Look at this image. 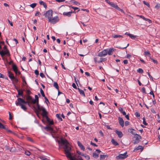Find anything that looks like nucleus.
<instances>
[{
	"label": "nucleus",
	"instance_id": "nucleus-30",
	"mask_svg": "<svg viewBox=\"0 0 160 160\" xmlns=\"http://www.w3.org/2000/svg\"><path fill=\"white\" fill-rule=\"evenodd\" d=\"M70 2H71L75 4L76 5H80V3L78 2L77 1H76L74 0H71Z\"/></svg>",
	"mask_w": 160,
	"mask_h": 160
},
{
	"label": "nucleus",
	"instance_id": "nucleus-1",
	"mask_svg": "<svg viewBox=\"0 0 160 160\" xmlns=\"http://www.w3.org/2000/svg\"><path fill=\"white\" fill-rule=\"evenodd\" d=\"M56 142L58 144V150L63 149L66 157L69 158L70 160H83L81 156L73 155V153L71 152V146L67 140L61 138L59 140L57 139Z\"/></svg>",
	"mask_w": 160,
	"mask_h": 160
},
{
	"label": "nucleus",
	"instance_id": "nucleus-20",
	"mask_svg": "<svg viewBox=\"0 0 160 160\" xmlns=\"http://www.w3.org/2000/svg\"><path fill=\"white\" fill-rule=\"evenodd\" d=\"M72 12H64L63 13V15L64 16H67L68 17H70L71 16Z\"/></svg>",
	"mask_w": 160,
	"mask_h": 160
},
{
	"label": "nucleus",
	"instance_id": "nucleus-11",
	"mask_svg": "<svg viewBox=\"0 0 160 160\" xmlns=\"http://www.w3.org/2000/svg\"><path fill=\"white\" fill-rule=\"evenodd\" d=\"M108 51L106 49H105L103 51L99 52L98 54V56L99 57H102L105 56L107 55Z\"/></svg>",
	"mask_w": 160,
	"mask_h": 160
},
{
	"label": "nucleus",
	"instance_id": "nucleus-44",
	"mask_svg": "<svg viewBox=\"0 0 160 160\" xmlns=\"http://www.w3.org/2000/svg\"><path fill=\"white\" fill-rule=\"evenodd\" d=\"M150 59L154 63L156 64L158 63V61L157 60H155L152 58L151 57L150 58Z\"/></svg>",
	"mask_w": 160,
	"mask_h": 160
},
{
	"label": "nucleus",
	"instance_id": "nucleus-9",
	"mask_svg": "<svg viewBox=\"0 0 160 160\" xmlns=\"http://www.w3.org/2000/svg\"><path fill=\"white\" fill-rule=\"evenodd\" d=\"M26 100L28 102H30L31 104H34L33 102V98L30 95L26 96Z\"/></svg>",
	"mask_w": 160,
	"mask_h": 160
},
{
	"label": "nucleus",
	"instance_id": "nucleus-64",
	"mask_svg": "<svg viewBox=\"0 0 160 160\" xmlns=\"http://www.w3.org/2000/svg\"><path fill=\"white\" fill-rule=\"evenodd\" d=\"M160 7V4H157V5L155 6V8L157 9L159 8Z\"/></svg>",
	"mask_w": 160,
	"mask_h": 160
},
{
	"label": "nucleus",
	"instance_id": "nucleus-51",
	"mask_svg": "<svg viewBox=\"0 0 160 160\" xmlns=\"http://www.w3.org/2000/svg\"><path fill=\"white\" fill-rule=\"evenodd\" d=\"M142 92L143 93H144V94H146L147 93L146 92L145 90V88L144 87H142Z\"/></svg>",
	"mask_w": 160,
	"mask_h": 160
},
{
	"label": "nucleus",
	"instance_id": "nucleus-56",
	"mask_svg": "<svg viewBox=\"0 0 160 160\" xmlns=\"http://www.w3.org/2000/svg\"><path fill=\"white\" fill-rule=\"evenodd\" d=\"M5 128L6 129H4L6 130L7 132L11 133H12V131H11V130L8 129V128H7L5 127Z\"/></svg>",
	"mask_w": 160,
	"mask_h": 160
},
{
	"label": "nucleus",
	"instance_id": "nucleus-18",
	"mask_svg": "<svg viewBox=\"0 0 160 160\" xmlns=\"http://www.w3.org/2000/svg\"><path fill=\"white\" fill-rule=\"evenodd\" d=\"M18 94L17 96V97H18L19 96H21L22 97H23V90L22 89L18 90Z\"/></svg>",
	"mask_w": 160,
	"mask_h": 160
},
{
	"label": "nucleus",
	"instance_id": "nucleus-39",
	"mask_svg": "<svg viewBox=\"0 0 160 160\" xmlns=\"http://www.w3.org/2000/svg\"><path fill=\"white\" fill-rule=\"evenodd\" d=\"M143 3L145 5L147 6L148 7V8L150 7V5L148 2H146V1H143Z\"/></svg>",
	"mask_w": 160,
	"mask_h": 160
},
{
	"label": "nucleus",
	"instance_id": "nucleus-26",
	"mask_svg": "<svg viewBox=\"0 0 160 160\" xmlns=\"http://www.w3.org/2000/svg\"><path fill=\"white\" fill-rule=\"evenodd\" d=\"M112 37L114 38H123V36L120 35H115L113 34L112 35Z\"/></svg>",
	"mask_w": 160,
	"mask_h": 160
},
{
	"label": "nucleus",
	"instance_id": "nucleus-4",
	"mask_svg": "<svg viewBox=\"0 0 160 160\" xmlns=\"http://www.w3.org/2000/svg\"><path fill=\"white\" fill-rule=\"evenodd\" d=\"M37 104V108L35 107V106H33V108H34V110H35V112L37 115L38 117L39 118V111H41V109L42 108V107H40V105L39 104L38 102H36Z\"/></svg>",
	"mask_w": 160,
	"mask_h": 160
},
{
	"label": "nucleus",
	"instance_id": "nucleus-27",
	"mask_svg": "<svg viewBox=\"0 0 160 160\" xmlns=\"http://www.w3.org/2000/svg\"><path fill=\"white\" fill-rule=\"evenodd\" d=\"M114 51V49L113 48H110L109 49L108 53L109 55H111L112 54L113 51Z\"/></svg>",
	"mask_w": 160,
	"mask_h": 160
},
{
	"label": "nucleus",
	"instance_id": "nucleus-10",
	"mask_svg": "<svg viewBox=\"0 0 160 160\" xmlns=\"http://www.w3.org/2000/svg\"><path fill=\"white\" fill-rule=\"evenodd\" d=\"M15 104L17 106H20L21 107V108L23 109L25 111H26V110L27 109V108L23 104H22V103H19L17 101L16 102Z\"/></svg>",
	"mask_w": 160,
	"mask_h": 160
},
{
	"label": "nucleus",
	"instance_id": "nucleus-36",
	"mask_svg": "<svg viewBox=\"0 0 160 160\" xmlns=\"http://www.w3.org/2000/svg\"><path fill=\"white\" fill-rule=\"evenodd\" d=\"M56 117L58 119L60 120L61 121H62V119L60 116V114H57L56 115Z\"/></svg>",
	"mask_w": 160,
	"mask_h": 160
},
{
	"label": "nucleus",
	"instance_id": "nucleus-42",
	"mask_svg": "<svg viewBox=\"0 0 160 160\" xmlns=\"http://www.w3.org/2000/svg\"><path fill=\"white\" fill-rule=\"evenodd\" d=\"M137 71L138 72L141 73H142L143 72V70L142 69L140 68L138 69Z\"/></svg>",
	"mask_w": 160,
	"mask_h": 160
},
{
	"label": "nucleus",
	"instance_id": "nucleus-32",
	"mask_svg": "<svg viewBox=\"0 0 160 160\" xmlns=\"http://www.w3.org/2000/svg\"><path fill=\"white\" fill-rule=\"evenodd\" d=\"M106 60H107L106 58H100V60L98 61V62L99 63L102 62L106 61Z\"/></svg>",
	"mask_w": 160,
	"mask_h": 160
},
{
	"label": "nucleus",
	"instance_id": "nucleus-14",
	"mask_svg": "<svg viewBox=\"0 0 160 160\" xmlns=\"http://www.w3.org/2000/svg\"><path fill=\"white\" fill-rule=\"evenodd\" d=\"M8 77L11 79V80L13 81L14 79V76L13 74L12 73V72H11L9 70L8 71Z\"/></svg>",
	"mask_w": 160,
	"mask_h": 160
},
{
	"label": "nucleus",
	"instance_id": "nucleus-53",
	"mask_svg": "<svg viewBox=\"0 0 160 160\" xmlns=\"http://www.w3.org/2000/svg\"><path fill=\"white\" fill-rule=\"evenodd\" d=\"M10 151L11 152H15V148H10Z\"/></svg>",
	"mask_w": 160,
	"mask_h": 160
},
{
	"label": "nucleus",
	"instance_id": "nucleus-24",
	"mask_svg": "<svg viewBox=\"0 0 160 160\" xmlns=\"http://www.w3.org/2000/svg\"><path fill=\"white\" fill-rule=\"evenodd\" d=\"M111 142H112V143L115 146H118L119 145V143L114 139H112Z\"/></svg>",
	"mask_w": 160,
	"mask_h": 160
},
{
	"label": "nucleus",
	"instance_id": "nucleus-5",
	"mask_svg": "<svg viewBox=\"0 0 160 160\" xmlns=\"http://www.w3.org/2000/svg\"><path fill=\"white\" fill-rule=\"evenodd\" d=\"M43 15L49 20L52 16V9H49L45 13H44Z\"/></svg>",
	"mask_w": 160,
	"mask_h": 160
},
{
	"label": "nucleus",
	"instance_id": "nucleus-35",
	"mask_svg": "<svg viewBox=\"0 0 160 160\" xmlns=\"http://www.w3.org/2000/svg\"><path fill=\"white\" fill-rule=\"evenodd\" d=\"M108 156L106 155H100V159H103L105 158L106 157H107Z\"/></svg>",
	"mask_w": 160,
	"mask_h": 160
},
{
	"label": "nucleus",
	"instance_id": "nucleus-21",
	"mask_svg": "<svg viewBox=\"0 0 160 160\" xmlns=\"http://www.w3.org/2000/svg\"><path fill=\"white\" fill-rule=\"evenodd\" d=\"M77 143L78 146L79 147L80 149L83 151H84L85 149L84 147L82 145V144L79 141H78L77 142Z\"/></svg>",
	"mask_w": 160,
	"mask_h": 160
},
{
	"label": "nucleus",
	"instance_id": "nucleus-3",
	"mask_svg": "<svg viewBox=\"0 0 160 160\" xmlns=\"http://www.w3.org/2000/svg\"><path fill=\"white\" fill-rule=\"evenodd\" d=\"M59 20V19L58 16L54 17H52L50 18H49V20H48L49 22L53 24L58 22Z\"/></svg>",
	"mask_w": 160,
	"mask_h": 160
},
{
	"label": "nucleus",
	"instance_id": "nucleus-63",
	"mask_svg": "<svg viewBox=\"0 0 160 160\" xmlns=\"http://www.w3.org/2000/svg\"><path fill=\"white\" fill-rule=\"evenodd\" d=\"M118 110L121 112V113H122L123 111V108L121 107L118 108Z\"/></svg>",
	"mask_w": 160,
	"mask_h": 160
},
{
	"label": "nucleus",
	"instance_id": "nucleus-23",
	"mask_svg": "<svg viewBox=\"0 0 160 160\" xmlns=\"http://www.w3.org/2000/svg\"><path fill=\"white\" fill-rule=\"evenodd\" d=\"M78 91H79L80 94L81 95L83 96L84 97H85V95L84 92V91L83 90H81L79 88H78Z\"/></svg>",
	"mask_w": 160,
	"mask_h": 160
},
{
	"label": "nucleus",
	"instance_id": "nucleus-55",
	"mask_svg": "<svg viewBox=\"0 0 160 160\" xmlns=\"http://www.w3.org/2000/svg\"><path fill=\"white\" fill-rule=\"evenodd\" d=\"M72 86L73 88L76 89H78V88L74 83H73L72 85Z\"/></svg>",
	"mask_w": 160,
	"mask_h": 160
},
{
	"label": "nucleus",
	"instance_id": "nucleus-46",
	"mask_svg": "<svg viewBox=\"0 0 160 160\" xmlns=\"http://www.w3.org/2000/svg\"><path fill=\"white\" fill-rule=\"evenodd\" d=\"M112 7H113V8H115L116 9H117V8L118 7V6L117 4H116L114 3L113 4H112Z\"/></svg>",
	"mask_w": 160,
	"mask_h": 160
},
{
	"label": "nucleus",
	"instance_id": "nucleus-57",
	"mask_svg": "<svg viewBox=\"0 0 160 160\" xmlns=\"http://www.w3.org/2000/svg\"><path fill=\"white\" fill-rule=\"evenodd\" d=\"M137 16H138V17H140V18H142L143 20H145V19H146V18H145V17H144L142 15H137Z\"/></svg>",
	"mask_w": 160,
	"mask_h": 160
},
{
	"label": "nucleus",
	"instance_id": "nucleus-59",
	"mask_svg": "<svg viewBox=\"0 0 160 160\" xmlns=\"http://www.w3.org/2000/svg\"><path fill=\"white\" fill-rule=\"evenodd\" d=\"M147 73L148 74V75L149 78H150L152 80V81H153V78L152 77L150 73L148 72H147Z\"/></svg>",
	"mask_w": 160,
	"mask_h": 160
},
{
	"label": "nucleus",
	"instance_id": "nucleus-15",
	"mask_svg": "<svg viewBox=\"0 0 160 160\" xmlns=\"http://www.w3.org/2000/svg\"><path fill=\"white\" fill-rule=\"evenodd\" d=\"M128 132L131 133V134H132V135H134L136 136L137 135H138V134H137L135 130L134 129H133L132 128L128 129Z\"/></svg>",
	"mask_w": 160,
	"mask_h": 160
},
{
	"label": "nucleus",
	"instance_id": "nucleus-48",
	"mask_svg": "<svg viewBox=\"0 0 160 160\" xmlns=\"http://www.w3.org/2000/svg\"><path fill=\"white\" fill-rule=\"evenodd\" d=\"M40 158L41 159H42V160H50L49 159H48L47 158H46L44 157H43V156H41V157H40Z\"/></svg>",
	"mask_w": 160,
	"mask_h": 160
},
{
	"label": "nucleus",
	"instance_id": "nucleus-8",
	"mask_svg": "<svg viewBox=\"0 0 160 160\" xmlns=\"http://www.w3.org/2000/svg\"><path fill=\"white\" fill-rule=\"evenodd\" d=\"M44 129L47 131H50L52 133H55V131L53 128L51 127L50 126L47 125L44 127Z\"/></svg>",
	"mask_w": 160,
	"mask_h": 160
},
{
	"label": "nucleus",
	"instance_id": "nucleus-19",
	"mask_svg": "<svg viewBox=\"0 0 160 160\" xmlns=\"http://www.w3.org/2000/svg\"><path fill=\"white\" fill-rule=\"evenodd\" d=\"M115 132L118 135L119 138H121L122 137L123 134L121 131H119L117 129L116 130Z\"/></svg>",
	"mask_w": 160,
	"mask_h": 160
},
{
	"label": "nucleus",
	"instance_id": "nucleus-60",
	"mask_svg": "<svg viewBox=\"0 0 160 160\" xmlns=\"http://www.w3.org/2000/svg\"><path fill=\"white\" fill-rule=\"evenodd\" d=\"M26 92L28 94V95H29L31 93V92L30 91L29 89H27L26 90Z\"/></svg>",
	"mask_w": 160,
	"mask_h": 160
},
{
	"label": "nucleus",
	"instance_id": "nucleus-12",
	"mask_svg": "<svg viewBox=\"0 0 160 160\" xmlns=\"http://www.w3.org/2000/svg\"><path fill=\"white\" fill-rule=\"evenodd\" d=\"M18 102L22 104H27V103H28V101H25L24 99L22 98H18L17 99Z\"/></svg>",
	"mask_w": 160,
	"mask_h": 160
},
{
	"label": "nucleus",
	"instance_id": "nucleus-43",
	"mask_svg": "<svg viewBox=\"0 0 160 160\" xmlns=\"http://www.w3.org/2000/svg\"><path fill=\"white\" fill-rule=\"evenodd\" d=\"M36 3H33L30 5V6L32 8H34L36 6Z\"/></svg>",
	"mask_w": 160,
	"mask_h": 160
},
{
	"label": "nucleus",
	"instance_id": "nucleus-47",
	"mask_svg": "<svg viewBox=\"0 0 160 160\" xmlns=\"http://www.w3.org/2000/svg\"><path fill=\"white\" fill-rule=\"evenodd\" d=\"M135 115L137 117H140V114L138 112H136L135 113Z\"/></svg>",
	"mask_w": 160,
	"mask_h": 160
},
{
	"label": "nucleus",
	"instance_id": "nucleus-33",
	"mask_svg": "<svg viewBox=\"0 0 160 160\" xmlns=\"http://www.w3.org/2000/svg\"><path fill=\"white\" fill-rule=\"evenodd\" d=\"M93 157L95 158H98L99 157L98 154H97L96 152H93L92 153Z\"/></svg>",
	"mask_w": 160,
	"mask_h": 160
},
{
	"label": "nucleus",
	"instance_id": "nucleus-29",
	"mask_svg": "<svg viewBox=\"0 0 160 160\" xmlns=\"http://www.w3.org/2000/svg\"><path fill=\"white\" fill-rule=\"evenodd\" d=\"M53 86L58 90V89H59V87L58 84L57 82H54Z\"/></svg>",
	"mask_w": 160,
	"mask_h": 160
},
{
	"label": "nucleus",
	"instance_id": "nucleus-34",
	"mask_svg": "<svg viewBox=\"0 0 160 160\" xmlns=\"http://www.w3.org/2000/svg\"><path fill=\"white\" fill-rule=\"evenodd\" d=\"M143 149V148L142 147V146H138L136 149H135L134 150H141V151H142Z\"/></svg>",
	"mask_w": 160,
	"mask_h": 160
},
{
	"label": "nucleus",
	"instance_id": "nucleus-37",
	"mask_svg": "<svg viewBox=\"0 0 160 160\" xmlns=\"http://www.w3.org/2000/svg\"><path fill=\"white\" fill-rule=\"evenodd\" d=\"M40 92H41V93L42 95V96L43 97H46L45 96V95L44 94V91H43V90H42V88H40Z\"/></svg>",
	"mask_w": 160,
	"mask_h": 160
},
{
	"label": "nucleus",
	"instance_id": "nucleus-50",
	"mask_svg": "<svg viewBox=\"0 0 160 160\" xmlns=\"http://www.w3.org/2000/svg\"><path fill=\"white\" fill-rule=\"evenodd\" d=\"M72 8L74 9V11H75L76 10L78 9V11H77V12H78L80 10V9L78 7H72Z\"/></svg>",
	"mask_w": 160,
	"mask_h": 160
},
{
	"label": "nucleus",
	"instance_id": "nucleus-61",
	"mask_svg": "<svg viewBox=\"0 0 160 160\" xmlns=\"http://www.w3.org/2000/svg\"><path fill=\"white\" fill-rule=\"evenodd\" d=\"M77 153H78L79 155H81L82 156L84 155V154L83 153H82L80 151H77Z\"/></svg>",
	"mask_w": 160,
	"mask_h": 160
},
{
	"label": "nucleus",
	"instance_id": "nucleus-7",
	"mask_svg": "<svg viewBox=\"0 0 160 160\" xmlns=\"http://www.w3.org/2000/svg\"><path fill=\"white\" fill-rule=\"evenodd\" d=\"M42 111V113H41V115L43 118H46L48 117L47 115L48 114V112L46 111L45 108L43 107H42V108L41 109V111Z\"/></svg>",
	"mask_w": 160,
	"mask_h": 160
},
{
	"label": "nucleus",
	"instance_id": "nucleus-28",
	"mask_svg": "<svg viewBox=\"0 0 160 160\" xmlns=\"http://www.w3.org/2000/svg\"><path fill=\"white\" fill-rule=\"evenodd\" d=\"M21 78H22V82L24 83V84H23V86H25L27 84V83L25 80V78L24 76H22V75L21 76Z\"/></svg>",
	"mask_w": 160,
	"mask_h": 160
},
{
	"label": "nucleus",
	"instance_id": "nucleus-62",
	"mask_svg": "<svg viewBox=\"0 0 160 160\" xmlns=\"http://www.w3.org/2000/svg\"><path fill=\"white\" fill-rule=\"evenodd\" d=\"M119 11L122 12L124 13V11L122 9L118 7L117 9Z\"/></svg>",
	"mask_w": 160,
	"mask_h": 160
},
{
	"label": "nucleus",
	"instance_id": "nucleus-38",
	"mask_svg": "<svg viewBox=\"0 0 160 160\" xmlns=\"http://www.w3.org/2000/svg\"><path fill=\"white\" fill-rule=\"evenodd\" d=\"M0 129H6L5 126L1 122H0Z\"/></svg>",
	"mask_w": 160,
	"mask_h": 160
},
{
	"label": "nucleus",
	"instance_id": "nucleus-41",
	"mask_svg": "<svg viewBox=\"0 0 160 160\" xmlns=\"http://www.w3.org/2000/svg\"><path fill=\"white\" fill-rule=\"evenodd\" d=\"M129 37L132 39H134L136 38V36L133 35V34H130L129 35Z\"/></svg>",
	"mask_w": 160,
	"mask_h": 160
},
{
	"label": "nucleus",
	"instance_id": "nucleus-2",
	"mask_svg": "<svg viewBox=\"0 0 160 160\" xmlns=\"http://www.w3.org/2000/svg\"><path fill=\"white\" fill-rule=\"evenodd\" d=\"M3 49L4 50H2V51H0V54L1 57H3L5 55H6L8 57L10 56V54L9 51L7 49V46L6 45L4 46Z\"/></svg>",
	"mask_w": 160,
	"mask_h": 160
},
{
	"label": "nucleus",
	"instance_id": "nucleus-6",
	"mask_svg": "<svg viewBox=\"0 0 160 160\" xmlns=\"http://www.w3.org/2000/svg\"><path fill=\"white\" fill-rule=\"evenodd\" d=\"M128 155L127 154V152H126L123 154H120L119 155L116 157L117 159H124L128 157Z\"/></svg>",
	"mask_w": 160,
	"mask_h": 160
},
{
	"label": "nucleus",
	"instance_id": "nucleus-45",
	"mask_svg": "<svg viewBox=\"0 0 160 160\" xmlns=\"http://www.w3.org/2000/svg\"><path fill=\"white\" fill-rule=\"evenodd\" d=\"M25 154L29 156L31 154V152L28 151H26L25 152Z\"/></svg>",
	"mask_w": 160,
	"mask_h": 160
},
{
	"label": "nucleus",
	"instance_id": "nucleus-40",
	"mask_svg": "<svg viewBox=\"0 0 160 160\" xmlns=\"http://www.w3.org/2000/svg\"><path fill=\"white\" fill-rule=\"evenodd\" d=\"M143 123L145 125H148V123L146 122L145 121V117H143Z\"/></svg>",
	"mask_w": 160,
	"mask_h": 160
},
{
	"label": "nucleus",
	"instance_id": "nucleus-22",
	"mask_svg": "<svg viewBox=\"0 0 160 160\" xmlns=\"http://www.w3.org/2000/svg\"><path fill=\"white\" fill-rule=\"evenodd\" d=\"M12 68L14 72H16V70H18V67L17 65L14 64H12Z\"/></svg>",
	"mask_w": 160,
	"mask_h": 160
},
{
	"label": "nucleus",
	"instance_id": "nucleus-31",
	"mask_svg": "<svg viewBox=\"0 0 160 160\" xmlns=\"http://www.w3.org/2000/svg\"><path fill=\"white\" fill-rule=\"evenodd\" d=\"M144 55H145L147 56H148L150 58L151 57V54L148 51H145L144 52Z\"/></svg>",
	"mask_w": 160,
	"mask_h": 160
},
{
	"label": "nucleus",
	"instance_id": "nucleus-54",
	"mask_svg": "<svg viewBox=\"0 0 160 160\" xmlns=\"http://www.w3.org/2000/svg\"><path fill=\"white\" fill-rule=\"evenodd\" d=\"M41 14V13L38 11H37L36 13H35V16H38V17H40V15Z\"/></svg>",
	"mask_w": 160,
	"mask_h": 160
},
{
	"label": "nucleus",
	"instance_id": "nucleus-49",
	"mask_svg": "<svg viewBox=\"0 0 160 160\" xmlns=\"http://www.w3.org/2000/svg\"><path fill=\"white\" fill-rule=\"evenodd\" d=\"M44 99H45V102L47 104H48V103H49V101L48 100V98H47L46 97H44Z\"/></svg>",
	"mask_w": 160,
	"mask_h": 160
},
{
	"label": "nucleus",
	"instance_id": "nucleus-16",
	"mask_svg": "<svg viewBox=\"0 0 160 160\" xmlns=\"http://www.w3.org/2000/svg\"><path fill=\"white\" fill-rule=\"evenodd\" d=\"M133 138H134L135 139H133L132 141V143L135 144L138 143L140 141L139 140V137L138 136H134Z\"/></svg>",
	"mask_w": 160,
	"mask_h": 160
},
{
	"label": "nucleus",
	"instance_id": "nucleus-13",
	"mask_svg": "<svg viewBox=\"0 0 160 160\" xmlns=\"http://www.w3.org/2000/svg\"><path fill=\"white\" fill-rule=\"evenodd\" d=\"M118 121L120 125L123 128L124 126V121L122 118L120 117L118 118Z\"/></svg>",
	"mask_w": 160,
	"mask_h": 160
},
{
	"label": "nucleus",
	"instance_id": "nucleus-17",
	"mask_svg": "<svg viewBox=\"0 0 160 160\" xmlns=\"http://www.w3.org/2000/svg\"><path fill=\"white\" fill-rule=\"evenodd\" d=\"M46 119L47 123L49 126L54 124V123L53 121L52 120H51L50 118H49L48 117H46Z\"/></svg>",
	"mask_w": 160,
	"mask_h": 160
},
{
	"label": "nucleus",
	"instance_id": "nucleus-25",
	"mask_svg": "<svg viewBox=\"0 0 160 160\" xmlns=\"http://www.w3.org/2000/svg\"><path fill=\"white\" fill-rule=\"evenodd\" d=\"M35 99H33V102L34 104H35L36 102H39L38 97L37 95H35Z\"/></svg>",
	"mask_w": 160,
	"mask_h": 160
},
{
	"label": "nucleus",
	"instance_id": "nucleus-52",
	"mask_svg": "<svg viewBox=\"0 0 160 160\" xmlns=\"http://www.w3.org/2000/svg\"><path fill=\"white\" fill-rule=\"evenodd\" d=\"M149 94H150L151 95H152L153 96V98H154L155 95H154L153 91L152 90V89H151V92H150Z\"/></svg>",
	"mask_w": 160,
	"mask_h": 160
},
{
	"label": "nucleus",
	"instance_id": "nucleus-58",
	"mask_svg": "<svg viewBox=\"0 0 160 160\" xmlns=\"http://www.w3.org/2000/svg\"><path fill=\"white\" fill-rule=\"evenodd\" d=\"M6 61L9 64V65H11L12 64H13V61L12 60L10 62H8V61L7 59H6Z\"/></svg>",
	"mask_w": 160,
	"mask_h": 160
}]
</instances>
